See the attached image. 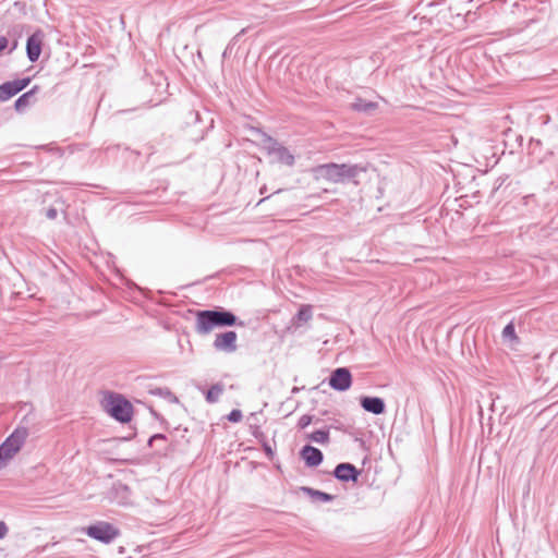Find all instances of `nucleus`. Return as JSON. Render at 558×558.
I'll list each match as a JSON object with an SVG mask.
<instances>
[{
	"instance_id": "nucleus-11",
	"label": "nucleus",
	"mask_w": 558,
	"mask_h": 558,
	"mask_svg": "<svg viewBox=\"0 0 558 558\" xmlns=\"http://www.w3.org/2000/svg\"><path fill=\"white\" fill-rule=\"evenodd\" d=\"M361 471L351 463H339L333 470V476L341 482H356Z\"/></svg>"
},
{
	"instance_id": "nucleus-26",
	"label": "nucleus",
	"mask_w": 558,
	"mask_h": 558,
	"mask_svg": "<svg viewBox=\"0 0 558 558\" xmlns=\"http://www.w3.org/2000/svg\"><path fill=\"white\" fill-rule=\"evenodd\" d=\"M8 526L7 524L3 522V521H0V539L5 537V535L8 534Z\"/></svg>"
},
{
	"instance_id": "nucleus-9",
	"label": "nucleus",
	"mask_w": 558,
	"mask_h": 558,
	"mask_svg": "<svg viewBox=\"0 0 558 558\" xmlns=\"http://www.w3.org/2000/svg\"><path fill=\"white\" fill-rule=\"evenodd\" d=\"M267 142V151L269 155L275 156L277 161L287 166H292L294 163V156L288 150L287 147L282 146L271 137H269Z\"/></svg>"
},
{
	"instance_id": "nucleus-14",
	"label": "nucleus",
	"mask_w": 558,
	"mask_h": 558,
	"mask_svg": "<svg viewBox=\"0 0 558 558\" xmlns=\"http://www.w3.org/2000/svg\"><path fill=\"white\" fill-rule=\"evenodd\" d=\"M39 92V86L35 85L28 92L21 95L14 104V108L17 111H22L26 107L33 105L35 102V95Z\"/></svg>"
},
{
	"instance_id": "nucleus-5",
	"label": "nucleus",
	"mask_w": 558,
	"mask_h": 558,
	"mask_svg": "<svg viewBox=\"0 0 558 558\" xmlns=\"http://www.w3.org/2000/svg\"><path fill=\"white\" fill-rule=\"evenodd\" d=\"M85 533L104 544H110L120 535V530L106 521H98L85 529Z\"/></svg>"
},
{
	"instance_id": "nucleus-24",
	"label": "nucleus",
	"mask_w": 558,
	"mask_h": 558,
	"mask_svg": "<svg viewBox=\"0 0 558 558\" xmlns=\"http://www.w3.org/2000/svg\"><path fill=\"white\" fill-rule=\"evenodd\" d=\"M166 440V436L162 435V434H155L154 436H151L148 440V444L149 446H154L157 441H165Z\"/></svg>"
},
{
	"instance_id": "nucleus-13",
	"label": "nucleus",
	"mask_w": 558,
	"mask_h": 558,
	"mask_svg": "<svg viewBox=\"0 0 558 558\" xmlns=\"http://www.w3.org/2000/svg\"><path fill=\"white\" fill-rule=\"evenodd\" d=\"M361 407L372 414H383L385 412L386 405L381 398L379 397H367L364 396L360 399Z\"/></svg>"
},
{
	"instance_id": "nucleus-12",
	"label": "nucleus",
	"mask_w": 558,
	"mask_h": 558,
	"mask_svg": "<svg viewBox=\"0 0 558 558\" xmlns=\"http://www.w3.org/2000/svg\"><path fill=\"white\" fill-rule=\"evenodd\" d=\"M300 453L308 468L318 466L324 460L323 452L318 448L310 445L304 446Z\"/></svg>"
},
{
	"instance_id": "nucleus-19",
	"label": "nucleus",
	"mask_w": 558,
	"mask_h": 558,
	"mask_svg": "<svg viewBox=\"0 0 558 558\" xmlns=\"http://www.w3.org/2000/svg\"><path fill=\"white\" fill-rule=\"evenodd\" d=\"M150 392H151V395L161 397V398L168 400L171 403H178L179 402L177 396L174 393H172L171 390L168 389V388H160V387H158V388H155V389L150 390Z\"/></svg>"
},
{
	"instance_id": "nucleus-7",
	"label": "nucleus",
	"mask_w": 558,
	"mask_h": 558,
	"mask_svg": "<svg viewBox=\"0 0 558 558\" xmlns=\"http://www.w3.org/2000/svg\"><path fill=\"white\" fill-rule=\"evenodd\" d=\"M31 83L29 77H23L0 85V101H7L21 90L26 88Z\"/></svg>"
},
{
	"instance_id": "nucleus-17",
	"label": "nucleus",
	"mask_w": 558,
	"mask_h": 558,
	"mask_svg": "<svg viewBox=\"0 0 558 558\" xmlns=\"http://www.w3.org/2000/svg\"><path fill=\"white\" fill-rule=\"evenodd\" d=\"M307 439L320 445H326L329 442V429H317L308 434Z\"/></svg>"
},
{
	"instance_id": "nucleus-18",
	"label": "nucleus",
	"mask_w": 558,
	"mask_h": 558,
	"mask_svg": "<svg viewBox=\"0 0 558 558\" xmlns=\"http://www.w3.org/2000/svg\"><path fill=\"white\" fill-rule=\"evenodd\" d=\"M223 392V385L222 384H215L213 385L207 393H206V401L209 403H215L219 400L220 396Z\"/></svg>"
},
{
	"instance_id": "nucleus-22",
	"label": "nucleus",
	"mask_w": 558,
	"mask_h": 558,
	"mask_svg": "<svg viewBox=\"0 0 558 558\" xmlns=\"http://www.w3.org/2000/svg\"><path fill=\"white\" fill-rule=\"evenodd\" d=\"M313 422V416L308 414H304L299 418L298 427L300 429L306 428Z\"/></svg>"
},
{
	"instance_id": "nucleus-2",
	"label": "nucleus",
	"mask_w": 558,
	"mask_h": 558,
	"mask_svg": "<svg viewBox=\"0 0 558 558\" xmlns=\"http://www.w3.org/2000/svg\"><path fill=\"white\" fill-rule=\"evenodd\" d=\"M315 179H324L332 183H340L353 179L359 173L357 166L347 163H324L313 168Z\"/></svg>"
},
{
	"instance_id": "nucleus-6",
	"label": "nucleus",
	"mask_w": 558,
	"mask_h": 558,
	"mask_svg": "<svg viewBox=\"0 0 558 558\" xmlns=\"http://www.w3.org/2000/svg\"><path fill=\"white\" fill-rule=\"evenodd\" d=\"M352 376L347 367H339L332 371L329 377V386L338 391H345L351 387Z\"/></svg>"
},
{
	"instance_id": "nucleus-27",
	"label": "nucleus",
	"mask_w": 558,
	"mask_h": 558,
	"mask_svg": "<svg viewBox=\"0 0 558 558\" xmlns=\"http://www.w3.org/2000/svg\"><path fill=\"white\" fill-rule=\"evenodd\" d=\"M8 38L4 36H0V52H2L8 47Z\"/></svg>"
},
{
	"instance_id": "nucleus-4",
	"label": "nucleus",
	"mask_w": 558,
	"mask_h": 558,
	"mask_svg": "<svg viewBox=\"0 0 558 558\" xmlns=\"http://www.w3.org/2000/svg\"><path fill=\"white\" fill-rule=\"evenodd\" d=\"M28 436L26 427H17L15 430L0 445V454L10 461L15 453L20 451Z\"/></svg>"
},
{
	"instance_id": "nucleus-30",
	"label": "nucleus",
	"mask_w": 558,
	"mask_h": 558,
	"mask_svg": "<svg viewBox=\"0 0 558 558\" xmlns=\"http://www.w3.org/2000/svg\"><path fill=\"white\" fill-rule=\"evenodd\" d=\"M298 390H299V389H298L296 387H294L292 391H293V392H298Z\"/></svg>"
},
{
	"instance_id": "nucleus-15",
	"label": "nucleus",
	"mask_w": 558,
	"mask_h": 558,
	"mask_svg": "<svg viewBox=\"0 0 558 558\" xmlns=\"http://www.w3.org/2000/svg\"><path fill=\"white\" fill-rule=\"evenodd\" d=\"M351 108L354 111L363 112L366 114H371L378 108V104L375 101H367L361 97L355 98V100L351 104Z\"/></svg>"
},
{
	"instance_id": "nucleus-23",
	"label": "nucleus",
	"mask_w": 558,
	"mask_h": 558,
	"mask_svg": "<svg viewBox=\"0 0 558 558\" xmlns=\"http://www.w3.org/2000/svg\"><path fill=\"white\" fill-rule=\"evenodd\" d=\"M242 412L238 409H234L228 414V420L232 423H238L242 420Z\"/></svg>"
},
{
	"instance_id": "nucleus-29",
	"label": "nucleus",
	"mask_w": 558,
	"mask_h": 558,
	"mask_svg": "<svg viewBox=\"0 0 558 558\" xmlns=\"http://www.w3.org/2000/svg\"><path fill=\"white\" fill-rule=\"evenodd\" d=\"M8 460L4 459L2 454H0V470L3 469L8 464Z\"/></svg>"
},
{
	"instance_id": "nucleus-1",
	"label": "nucleus",
	"mask_w": 558,
	"mask_h": 558,
	"mask_svg": "<svg viewBox=\"0 0 558 558\" xmlns=\"http://www.w3.org/2000/svg\"><path fill=\"white\" fill-rule=\"evenodd\" d=\"M236 316L226 310H204L196 313L195 330L199 335H207L217 327L233 326Z\"/></svg>"
},
{
	"instance_id": "nucleus-25",
	"label": "nucleus",
	"mask_w": 558,
	"mask_h": 558,
	"mask_svg": "<svg viewBox=\"0 0 558 558\" xmlns=\"http://www.w3.org/2000/svg\"><path fill=\"white\" fill-rule=\"evenodd\" d=\"M57 216H58V211H57V209H56V208L50 207V208H48V209L46 210V217H47L48 219L53 220V219H56V218H57Z\"/></svg>"
},
{
	"instance_id": "nucleus-10",
	"label": "nucleus",
	"mask_w": 558,
	"mask_h": 558,
	"mask_svg": "<svg viewBox=\"0 0 558 558\" xmlns=\"http://www.w3.org/2000/svg\"><path fill=\"white\" fill-rule=\"evenodd\" d=\"M236 332L232 330L218 333L214 341V348L217 351L232 353L236 350Z\"/></svg>"
},
{
	"instance_id": "nucleus-3",
	"label": "nucleus",
	"mask_w": 558,
	"mask_h": 558,
	"mask_svg": "<svg viewBox=\"0 0 558 558\" xmlns=\"http://www.w3.org/2000/svg\"><path fill=\"white\" fill-rule=\"evenodd\" d=\"M104 408L113 418L121 423H128L132 420L133 405L119 393H108L105 398Z\"/></svg>"
},
{
	"instance_id": "nucleus-20",
	"label": "nucleus",
	"mask_w": 558,
	"mask_h": 558,
	"mask_svg": "<svg viewBox=\"0 0 558 558\" xmlns=\"http://www.w3.org/2000/svg\"><path fill=\"white\" fill-rule=\"evenodd\" d=\"M502 338L505 341H518L513 323H509L508 325L505 326L502 330Z\"/></svg>"
},
{
	"instance_id": "nucleus-8",
	"label": "nucleus",
	"mask_w": 558,
	"mask_h": 558,
	"mask_svg": "<svg viewBox=\"0 0 558 558\" xmlns=\"http://www.w3.org/2000/svg\"><path fill=\"white\" fill-rule=\"evenodd\" d=\"M44 39L45 34L40 29L36 31L27 38L26 54L31 62H36L39 59Z\"/></svg>"
},
{
	"instance_id": "nucleus-16",
	"label": "nucleus",
	"mask_w": 558,
	"mask_h": 558,
	"mask_svg": "<svg viewBox=\"0 0 558 558\" xmlns=\"http://www.w3.org/2000/svg\"><path fill=\"white\" fill-rule=\"evenodd\" d=\"M301 490L305 493L307 496L312 498L314 501H322V502H330L335 499L333 495L311 488V487H301Z\"/></svg>"
},
{
	"instance_id": "nucleus-28",
	"label": "nucleus",
	"mask_w": 558,
	"mask_h": 558,
	"mask_svg": "<svg viewBox=\"0 0 558 558\" xmlns=\"http://www.w3.org/2000/svg\"><path fill=\"white\" fill-rule=\"evenodd\" d=\"M264 450L268 457H271L274 454L271 447L267 444L264 445Z\"/></svg>"
},
{
	"instance_id": "nucleus-21",
	"label": "nucleus",
	"mask_w": 558,
	"mask_h": 558,
	"mask_svg": "<svg viewBox=\"0 0 558 558\" xmlns=\"http://www.w3.org/2000/svg\"><path fill=\"white\" fill-rule=\"evenodd\" d=\"M311 318H312V308H311V306H308V305L302 306V307L299 310L298 314H296V319H298L299 322H304V323H306V322H308Z\"/></svg>"
}]
</instances>
